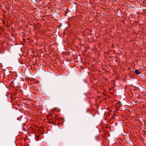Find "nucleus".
I'll return each mask as SVG.
<instances>
[{
    "label": "nucleus",
    "mask_w": 146,
    "mask_h": 146,
    "mask_svg": "<svg viewBox=\"0 0 146 146\" xmlns=\"http://www.w3.org/2000/svg\"><path fill=\"white\" fill-rule=\"evenodd\" d=\"M1 3V0H0V4Z\"/></svg>",
    "instance_id": "obj_2"
},
{
    "label": "nucleus",
    "mask_w": 146,
    "mask_h": 146,
    "mask_svg": "<svg viewBox=\"0 0 146 146\" xmlns=\"http://www.w3.org/2000/svg\"><path fill=\"white\" fill-rule=\"evenodd\" d=\"M135 73L137 75H139L140 73L139 71L137 69H136V70H135Z\"/></svg>",
    "instance_id": "obj_1"
}]
</instances>
